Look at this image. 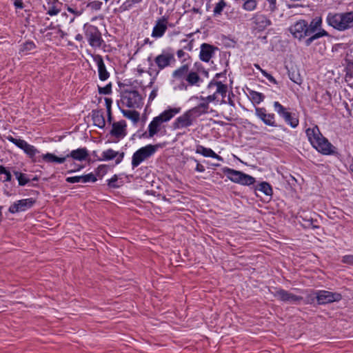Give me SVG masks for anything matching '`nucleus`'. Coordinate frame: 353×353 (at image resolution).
<instances>
[{
	"instance_id": "obj_7",
	"label": "nucleus",
	"mask_w": 353,
	"mask_h": 353,
	"mask_svg": "<svg viewBox=\"0 0 353 353\" xmlns=\"http://www.w3.org/2000/svg\"><path fill=\"white\" fill-rule=\"evenodd\" d=\"M222 172L227 176L228 179L235 183L250 185L256 182V179L253 176L228 167L223 168Z\"/></svg>"
},
{
	"instance_id": "obj_50",
	"label": "nucleus",
	"mask_w": 353,
	"mask_h": 353,
	"mask_svg": "<svg viewBox=\"0 0 353 353\" xmlns=\"http://www.w3.org/2000/svg\"><path fill=\"white\" fill-rule=\"evenodd\" d=\"M68 12L70 14L68 20L72 22L74 20L75 16H79L81 14V11L76 10L72 8H68Z\"/></svg>"
},
{
	"instance_id": "obj_56",
	"label": "nucleus",
	"mask_w": 353,
	"mask_h": 353,
	"mask_svg": "<svg viewBox=\"0 0 353 353\" xmlns=\"http://www.w3.org/2000/svg\"><path fill=\"white\" fill-rule=\"evenodd\" d=\"M234 97V94H233L232 91H231L230 92H229L228 95V99L226 100V103H228L230 105L233 107L235 105L234 101L232 99Z\"/></svg>"
},
{
	"instance_id": "obj_5",
	"label": "nucleus",
	"mask_w": 353,
	"mask_h": 353,
	"mask_svg": "<svg viewBox=\"0 0 353 353\" xmlns=\"http://www.w3.org/2000/svg\"><path fill=\"white\" fill-rule=\"evenodd\" d=\"M42 159L46 163H63L67 158L71 157L74 160L82 161H85L89 157L88 151L86 148H80L77 150H72L69 154L63 157H57L52 153L48 152L42 154Z\"/></svg>"
},
{
	"instance_id": "obj_28",
	"label": "nucleus",
	"mask_w": 353,
	"mask_h": 353,
	"mask_svg": "<svg viewBox=\"0 0 353 353\" xmlns=\"http://www.w3.org/2000/svg\"><path fill=\"white\" fill-rule=\"evenodd\" d=\"M92 119L95 126L103 129L105 126V120L102 110H93Z\"/></svg>"
},
{
	"instance_id": "obj_9",
	"label": "nucleus",
	"mask_w": 353,
	"mask_h": 353,
	"mask_svg": "<svg viewBox=\"0 0 353 353\" xmlns=\"http://www.w3.org/2000/svg\"><path fill=\"white\" fill-rule=\"evenodd\" d=\"M83 30L85 37L92 47L99 48L101 46L103 40L97 27L89 23H84Z\"/></svg>"
},
{
	"instance_id": "obj_49",
	"label": "nucleus",
	"mask_w": 353,
	"mask_h": 353,
	"mask_svg": "<svg viewBox=\"0 0 353 353\" xmlns=\"http://www.w3.org/2000/svg\"><path fill=\"white\" fill-rule=\"evenodd\" d=\"M260 72H261V74L268 79V80L274 84V85H277L278 84V81L276 80V79L270 74H269L268 72H266V70H263V69H260Z\"/></svg>"
},
{
	"instance_id": "obj_54",
	"label": "nucleus",
	"mask_w": 353,
	"mask_h": 353,
	"mask_svg": "<svg viewBox=\"0 0 353 353\" xmlns=\"http://www.w3.org/2000/svg\"><path fill=\"white\" fill-rule=\"evenodd\" d=\"M102 3L99 0H94L90 3L89 6L96 10L100 9Z\"/></svg>"
},
{
	"instance_id": "obj_46",
	"label": "nucleus",
	"mask_w": 353,
	"mask_h": 353,
	"mask_svg": "<svg viewBox=\"0 0 353 353\" xmlns=\"http://www.w3.org/2000/svg\"><path fill=\"white\" fill-rule=\"evenodd\" d=\"M329 25L332 26L334 28L339 30V31H343L345 30H347L353 26H351L350 23H328Z\"/></svg>"
},
{
	"instance_id": "obj_8",
	"label": "nucleus",
	"mask_w": 353,
	"mask_h": 353,
	"mask_svg": "<svg viewBox=\"0 0 353 353\" xmlns=\"http://www.w3.org/2000/svg\"><path fill=\"white\" fill-rule=\"evenodd\" d=\"M121 100L128 108H140L143 98L137 90H124L121 92Z\"/></svg>"
},
{
	"instance_id": "obj_22",
	"label": "nucleus",
	"mask_w": 353,
	"mask_h": 353,
	"mask_svg": "<svg viewBox=\"0 0 353 353\" xmlns=\"http://www.w3.org/2000/svg\"><path fill=\"white\" fill-rule=\"evenodd\" d=\"M214 86H216V93L220 94L222 97L221 103H226V100L225 98L226 97L228 92V85L226 84H223L221 81L212 79L208 83L207 88L210 90Z\"/></svg>"
},
{
	"instance_id": "obj_19",
	"label": "nucleus",
	"mask_w": 353,
	"mask_h": 353,
	"mask_svg": "<svg viewBox=\"0 0 353 353\" xmlns=\"http://www.w3.org/2000/svg\"><path fill=\"white\" fill-rule=\"evenodd\" d=\"M193 119L186 111L182 115L176 119L172 124V127L174 129L188 128L191 126L193 124Z\"/></svg>"
},
{
	"instance_id": "obj_12",
	"label": "nucleus",
	"mask_w": 353,
	"mask_h": 353,
	"mask_svg": "<svg viewBox=\"0 0 353 353\" xmlns=\"http://www.w3.org/2000/svg\"><path fill=\"white\" fill-rule=\"evenodd\" d=\"M317 303L318 305H325L333 302L340 301L343 296L338 292H332L326 290H317Z\"/></svg>"
},
{
	"instance_id": "obj_32",
	"label": "nucleus",
	"mask_w": 353,
	"mask_h": 353,
	"mask_svg": "<svg viewBox=\"0 0 353 353\" xmlns=\"http://www.w3.org/2000/svg\"><path fill=\"white\" fill-rule=\"evenodd\" d=\"M255 190L262 192L266 196H272L273 194L272 188L270 184L266 181L260 183L256 188Z\"/></svg>"
},
{
	"instance_id": "obj_61",
	"label": "nucleus",
	"mask_w": 353,
	"mask_h": 353,
	"mask_svg": "<svg viewBox=\"0 0 353 353\" xmlns=\"http://www.w3.org/2000/svg\"><path fill=\"white\" fill-rule=\"evenodd\" d=\"M183 48L188 51H191L193 48V40L190 41L186 46H184Z\"/></svg>"
},
{
	"instance_id": "obj_44",
	"label": "nucleus",
	"mask_w": 353,
	"mask_h": 353,
	"mask_svg": "<svg viewBox=\"0 0 353 353\" xmlns=\"http://www.w3.org/2000/svg\"><path fill=\"white\" fill-rule=\"evenodd\" d=\"M108 172L107 165H100L95 170V174H94L96 177L99 176L100 178L103 177Z\"/></svg>"
},
{
	"instance_id": "obj_62",
	"label": "nucleus",
	"mask_w": 353,
	"mask_h": 353,
	"mask_svg": "<svg viewBox=\"0 0 353 353\" xmlns=\"http://www.w3.org/2000/svg\"><path fill=\"white\" fill-rule=\"evenodd\" d=\"M107 121L108 123H109L110 124L112 123V110H110V111H107Z\"/></svg>"
},
{
	"instance_id": "obj_59",
	"label": "nucleus",
	"mask_w": 353,
	"mask_h": 353,
	"mask_svg": "<svg viewBox=\"0 0 353 353\" xmlns=\"http://www.w3.org/2000/svg\"><path fill=\"white\" fill-rule=\"evenodd\" d=\"M14 5L16 8L22 9L23 8V3L21 0H14Z\"/></svg>"
},
{
	"instance_id": "obj_16",
	"label": "nucleus",
	"mask_w": 353,
	"mask_h": 353,
	"mask_svg": "<svg viewBox=\"0 0 353 353\" xmlns=\"http://www.w3.org/2000/svg\"><path fill=\"white\" fill-rule=\"evenodd\" d=\"M124 152H116L110 148L103 151L101 154V158H98V161H111L115 159V163L119 164L123 159Z\"/></svg>"
},
{
	"instance_id": "obj_48",
	"label": "nucleus",
	"mask_w": 353,
	"mask_h": 353,
	"mask_svg": "<svg viewBox=\"0 0 353 353\" xmlns=\"http://www.w3.org/2000/svg\"><path fill=\"white\" fill-rule=\"evenodd\" d=\"M99 93L101 94H110L112 93V83H110L104 87L98 86Z\"/></svg>"
},
{
	"instance_id": "obj_40",
	"label": "nucleus",
	"mask_w": 353,
	"mask_h": 353,
	"mask_svg": "<svg viewBox=\"0 0 353 353\" xmlns=\"http://www.w3.org/2000/svg\"><path fill=\"white\" fill-rule=\"evenodd\" d=\"M241 3H243V8L247 11H253L257 6V1L256 0H245Z\"/></svg>"
},
{
	"instance_id": "obj_53",
	"label": "nucleus",
	"mask_w": 353,
	"mask_h": 353,
	"mask_svg": "<svg viewBox=\"0 0 353 353\" xmlns=\"http://www.w3.org/2000/svg\"><path fill=\"white\" fill-rule=\"evenodd\" d=\"M199 99L203 101V102H202L201 103H208V105H209V103L210 102H212L214 101V97H212L211 94L210 95H208V97H202L201 96L199 97Z\"/></svg>"
},
{
	"instance_id": "obj_47",
	"label": "nucleus",
	"mask_w": 353,
	"mask_h": 353,
	"mask_svg": "<svg viewBox=\"0 0 353 353\" xmlns=\"http://www.w3.org/2000/svg\"><path fill=\"white\" fill-rule=\"evenodd\" d=\"M255 25L252 28V33L256 35L258 33L263 32L266 28V25L264 23H254Z\"/></svg>"
},
{
	"instance_id": "obj_30",
	"label": "nucleus",
	"mask_w": 353,
	"mask_h": 353,
	"mask_svg": "<svg viewBox=\"0 0 353 353\" xmlns=\"http://www.w3.org/2000/svg\"><path fill=\"white\" fill-rule=\"evenodd\" d=\"M185 81L190 86H199L200 83L203 81L198 73L194 71H190L188 72L185 78Z\"/></svg>"
},
{
	"instance_id": "obj_20",
	"label": "nucleus",
	"mask_w": 353,
	"mask_h": 353,
	"mask_svg": "<svg viewBox=\"0 0 353 353\" xmlns=\"http://www.w3.org/2000/svg\"><path fill=\"white\" fill-rule=\"evenodd\" d=\"M327 22H353V12L330 13L327 17Z\"/></svg>"
},
{
	"instance_id": "obj_63",
	"label": "nucleus",
	"mask_w": 353,
	"mask_h": 353,
	"mask_svg": "<svg viewBox=\"0 0 353 353\" xmlns=\"http://www.w3.org/2000/svg\"><path fill=\"white\" fill-rule=\"evenodd\" d=\"M176 54L179 58H181L185 55V52H183V50L182 49H181L176 52Z\"/></svg>"
},
{
	"instance_id": "obj_33",
	"label": "nucleus",
	"mask_w": 353,
	"mask_h": 353,
	"mask_svg": "<svg viewBox=\"0 0 353 353\" xmlns=\"http://www.w3.org/2000/svg\"><path fill=\"white\" fill-rule=\"evenodd\" d=\"M119 108L121 110L123 116L132 120L134 123H137L139 121L140 114L139 112L136 110H125L121 109L120 107Z\"/></svg>"
},
{
	"instance_id": "obj_55",
	"label": "nucleus",
	"mask_w": 353,
	"mask_h": 353,
	"mask_svg": "<svg viewBox=\"0 0 353 353\" xmlns=\"http://www.w3.org/2000/svg\"><path fill=\"white\" fill-rule=\"evenodd\" d=\"M141 0H131V1H126L123 3V7L124 9H128L132 6V3H139Z\"/></svg>"
},
{
	"instance_id": "obj_42",
	"label": "nucleus",
	"mask_w": 353,
	"mask_h": 353,
	"mask_svg": "<svg viewBox=\"0 0 353 353\" xmlns=\"http://www.w3.org/2000/svg\"><path fill=\"white\" fill-rule=\"evenodd\" d=\"M227 6V3L225 0H220L214 6V14H220L223 11V8Z\"/></svg>"
},
{
	"instance_id": "obj_25",
	"label": "nucleus",
	"mask_w": 353,
	"mask_h": 353,
	"mask_svg": "<svg viewBox=\"0 0 353 353\" xmlns=\"http://www.w3.org/2000/svg\"><path fill=\"white\" fill-rule=\"evenodd\" d=\"M62 7V3L58 0H50L46 5H44L47 13L51 16L57 14L61 10Z\"/></svg>"
},
{
	"instance_id": "obj_6",
	"label": "nucleus",
	"mask_w": 353,
	"mask_h": 353,
	"mask_svg": "<svg viewBox=\"0 0 353 353\" xmlns=\"http://www.w3.org/2000/svg\"><path fill=\"white\" fill-rule=\"evenodd\" d=\"M165 143L149 144L139 148L132 155V167L133 169L139 166L144 160L152 156L159 148H162Z\"/></svg>"
},
{
	"instance_id": "obj_39",
	"label": "nucleus",
	"mask_w": 353,
	"mask_h": 353,
	"mask_svg": "<svg viewBox=\"0 0 353 353\" xmlns=\"http://www.w3.org/2000/svg\"><path fill=\"white\" fill-rule=\"evenodd\" d=\"M288 76L290 79L294 83L298 85H301L302 83V77L298 72H296L295 70L289 71Z\"/></svg>"
},
{
	"instance_id": "obj_58",
	"label": "nucleus",
	"mask_w": 353,
	"mask_h": 353,
	"mask_svg": "<svg viewBox=\"0 0 353 353\" xmlns=\"http://www.w3.org/2000/svg\"><path fill=\"white\" fill-rule=\"evenodd\" d=\"M267 1L269 3V8L271 11H274L276 9V0H267Z\"/></svg>"
},
{
	"instance_id": "obj_15",
	"label": "nucleus",
	"mask_w": 353,
	"mask_h": 353,
	"mask_svg": "<svg viewBox=\"0 0 353 353\" xmlns=\"http://www.w3.org/2000/svg\"><path fill=\"white\" fill-rule=\"evenodd\" d=\"M126 123L125 121L121 120L114 122L112 124V129L110 134L118 139H123L126 135Z\"/></svg>"
},
{
	"instance_id": "obj_1",
	"label": "nucleus",
	"mask_w": 353,
	"mask_h": 353,
	"mask_svg": "<svg viewBox=\"0 0 353 353\" xmlns=\"http://www.w3.org/2000/svg\"><path fill=\"white\" fill-rule=\"evenodd\" d=\"M305 132L311 145L322 154L336 157L341 155L336 148L323 136L317 125L307 128Z\"/></svg>"
},
{
	"instance_id": "obj_14",
	"label": "nucleus",
	"mask_w": 353,
	"mask_h": 353,
	"mask_svg": "<svg viewBox=\"0 0 353 353\" xmlns=\"http://www.w3.org/2000/svg\"><path fill=\"white\" fill-rule=\"evenodd\" d=\"M36 201L33 198H28L19 200L11 205L8 209L9 212L15 214L19 212H23L31 208Z\"/></svg>"
},
{
	"instance_id": "obj_37",
	"label": "nucleus",
	"mask_w": 353,
	"mask_h": 353,
	"mask_svg": "<svg viewBox=\"0 0 353 353\" xmlns=\"http://www.w3.org/2000/svg\"><path fill=\"white\" fill-rule=\"evenodd\" d=\"M6 139L10 142L14 144L19 148L21 149L22 150L28 144V143L25 140L14 138L11 135L6 136Z\"/></svg>"
},
{
	"instance_id": "obj_51",
	"label": "nucleus",
	"mask_w": 353,
	"mask_h": 353,
	"mask_svg": "<svg viewBox=\"0 0 353 353\" xmlns=\"http://www.w3.org/2000/svg\"><path fill=\"white\" fill-rule=\"evenodd\" d=\"M190 160L193 161L194 163H196L195 170L198 172H203L205 171V168L203 165H201L197 159H196L194 157H190Z\"/></svg>"
},
{
	"instance_id": "obj_10",
	"label": "nucleus",
	"mask_w": 353,
	"mask_h": 353,
	"mask_svg": "<svg viewBox=\"0 0 353 353\" xmlns=\"http://www.w3.org/2000/svg\"><path fill=\"white\" fill-rule=\"evenodd\" d=\"M273 105L277 114L292 128L299 125V120L295 113L289 112L288 108H285L279 101H274Z\"/></svg>"
},
{
	"instance_id": "obj_26",
	"label": "nucleus",
	"mask_w": 353,
	"mask_h": 353,
	"mask_svg": "<svg viewBox=\"0 0 353 353\" xmlns=\"http://www.w3.org/2000/svg\"><path fill=\"white\" fill-rule=\"evenodd\" d=\"M23 150L27 156L31 159L33 163H41V161H44L42 159V155L37 157V154H39V151L34 145L28 143Z\"/></svg>"
},
{
	"instance_id": "obj_17",
	"label": "nucleus",
	"mask_w": 353,
	"mask_h": 353,
	"mask_svg": "<svg viewBox=\"0 0 353 353\" xmlns=\"http://www.w3.org/2000/svg\"><path fill=\"white\" fill-rule=\"evenodd\" d=\"M41 32L42 33L47 32L46 37H48L50 40L63 38L64 36L67 34L59 28V26H53L52 23H50V26H47L44 30L41 29Z\"/></svg>"
},
{
	"instance_id": "obj_38",
	"label": "nucleus",
	"mask_w": 353,
	"mask_h": 353,
	"mask_svg": "<svg viewBox=\"0 0 353 353\" xmlns=\"http://www.w3.org/2000/svg\"><path fill=\"white\" fill-rule=\"evenodd\" d=\"M1 174L5 175L3 179H1V181H2V182L5 183V182H10L12 181V177L11 172L10 170V168H7L3 165H0V175Z\"/></svg>"
},
{
	"instance_id": "obj_34",
	"label": "nucleus",
	"mask_w": 353,
	"mask_h": 353,
	"mask_svg": "<svg viewBox=\"0 0 353 353\" xmlns=\"http://www.w3.org/2000/svg\"><path fill=\"white\" fill-rule=\"evenodd\" d=\"M19 182V185L24 186L30 182V179L26 174L22 173L17 170H12Z\"/></svg>"
},
{
	"instance_id": "obj_23",
	"label": "nucleus",
	"mask_w": 353,
	"mask_h": 353,
	"mask_svg": "<svg viewBox=\"0 0 353 353\" xmlns=\"http://www.w3.org/2000/svg\"><path fill=\"white\" fill-rule=\"evenodd\" d=\"M208 109L209 105H208V103H200L196 106L187 110V112L194 121L196 118L199 117L202 114L208 113Z\"/></svg>"
},
{
	"instance_id": "obj_2",
	"label": "nucleus",
	"mask_w": 353,
	"mask_h": 353,
	"mask_svg": "<svg viewBox=\"0 0 353 353\" xmlns=\"http://www.w3.org/2000/svg\"><path fill=\"white\" fill-rule=\"evenodd\" d=\"M307 24L294 23L290 28V32L295 38L299 40L305 37H310L305 40V45L307 46H310L315 39L327 35V32L324 30L315 32L317 28L320 27L322 23H310V26H307Z\"/></svg>"
},
{
	"instance_id": "obj_45",
	"label": "nucleus",
	"mask_w": 353,
	"mask_h": 353,
	"mask_svg": "<svg viewBox=\"0 0 353 353\" xmlns=\"http://www.w3.org/2000/svg\"><path fill=\"white\" fill-rule=\"evenodd\" d=\"M316 296H317V290H313L312 293L308 294L305 297L304 300L305 303L313 304L316 300L317 301V298H316Z\"/></svg>"
},
{
	"instance_id": "obj_36",
	"label": "nucleus",
	"mask_w": 353,
	"mask_h": 353,
	"mask_svg": "<svg viewBox=\"0 0 353 353\" xmlns=\"http://www.w3.org/2000/svg\"><path fill=\"white\" fill-rule=\"evenodd\" d=\"M249 97L252 99V102L256 104H259L265 99L263 94L254 90L249 91Z\"/></svg>"
},
{
	"instance_id": "obj_13",
	"label": "nucleus",
	"mask_w": 353,
	"mask_h": 353,
	"mask_svg": "<svg viewBox=\"0 0 353 353\" xmlns=\"http://www.w3.org/2000/svg\"><path fill=\"white\" fill-rule=\"evenodd\" d=\"M254 110L255 115L261 120L265 125L274 128L281 126L276 123L274 114L268 113L265 108L256 107Z\"/></svg>"
},
{
	"instance_id": "obj_27",
	"label": "nucleus",
	"mask_w": 353,
	"mask_h": 353,
	"mask_svg": "<svg viewBox=\"0 0 353 353\" xmlns=\"http://www.w3.org/2000/svg\"><path fill=\"white\" fill-rule=\"evenodd\" d=\"M196 153L200 154L205 157H211L220 161H223V158L216 154L211 148H205L201 145H197Z\"/></svg>"
},
{
	"instance_id": "obj_24",
	"label": "nucleus",
	"mask_w": 353,
	"mask_h": 353,
	"mask_svg": "<svg viewBox=\"0 0 353 353\" xmlns=\"http://www.w3.org/2000/svg\"><path fill=\"white\" fill-rule=\"evenodd\" d=\"M97 180L96 176L93 173H89L82 176H69L65 179V181L70 183H88V182H96Z\"/></svg>"
},
{
	"instance_id": "obj_35",
	"label": "nucleus",
	"mask_w": 353,
	"mask_h": 353,
	"mask_svg": "<svg viewBox=\"0 0 353 353\" xmlns=\"http://www.w3.org/2000/svg\"><path fill=\"white\" fill-rule=\"evenodd\" d=\"M299 220L300 223L304 228H312V229H318L320 228L318 225H312V218L311 216L307 217V216L303 217V216H300Z\"/></svg>"
},
{
	"instance_id": "obj_57",
	"label": "nucleus",
	"mask_w": 353,
	"mask_h": 353,
	"mask_svg": "<svg viewBox=\"0 0 353 353\" xmlns=\"http://www.w3.org/2000/svg\"><path fill=\"white\" fill-rule=\"evenodd\" d=\"M105 106H106L107 111L112 110H111V106H112V99H110V98H105Z\"/></svg>"
},
{
	"instance_id": "obj_41",
	"label": "nucleus",
	"mask_w": 353,
	"mask_h": 353,
	"mask_svg": "<svg viewBox=\"0 0 353 353\" xmlns=\"http://www.w3.org/2000/svg\"><path fill=\"white\" fill-rule=\"evenodd\" d=\"M118 179V176L117 174H114L111 179L107 181L108 185L111 188H119L122 185V181H121V184H119L117 183Z\"/></svg>"
},
{
	"instance_id": "obj_64",
	"label": "nucleus",
	"mask_w": 353,
	"mask_h": 353,
	"mask_svg": "<svg viewBox=\"0 0 353 353\" xmlns=\"http://www.w3.org/2000/svg\"><path fill=\"white\" fill-rule=\"evenodd\" d=\"M195 66L197 68V70L199 72H202L203 71V66L200 63H195Z\"/></svg>"
},
{
	"instance_id": "obj_18",
	"label": "nucleus",
	"mask_w": 353,
	"mask_h": 353,
	"mask_svg": "<svg viewBox=\"0 0 353 353\" xmlns=\"http://www.w3.org/2000/svg\"><path fill=\"white\" fill-rule=\"evenodd\" d=\"M217 50V47L206 43H202L201 46V51L199 54L200 59L203 62H209L210 59L212 57L215 50Z\"/></svg>"
},
{
	"instance_id": "obj_21",
	"label": "nucleus",
	"mask_w": 353,
	"mask_h": 353,
	"mask_svg": "<svg viewBox=\"0 0 353 353\" xmlns=\"http://www.w3.org/2000/svg\"><path fill=\"white\" fill-rule=\"evenodd\" d=\"M93 60L98 66L99 78L101 81H105L110 77V73L107 71L103 57L100 54L93 56Z\"/></svg>"
},
{
	"instance_id": "obj_4",
	"label": "nucleus",
	"mask_w": 353,
	"mask_h": 353,
	"mask_svg": "<svg viewBox=\"0 0 353 353\" xmlns=\"http://www.w3.org/2000/svg\"><path fill=\"white\" fill-rule=\"evenodd\" d=\"M181 110L179 108H169L164 110L159 116L153 118L152 121L148 125V132H145L140 137L143 138H152L161 130V125L163 123L169 121L172 119L175 114L179 113Z\"/></svg>"
},
{
	"instance_id": "obj_3",
	"label": "nucleus",
	"mask_w": 353,
	"mask_h": 353,
	"mask_svg": "<svg viewBox=\"0 0 353 353\" xmlns=\"http://www.w3.org/2000/svg\"><path fill=\"white\" fill-rule=\"evenodd\" d=\"M147 61L149 63V68L147 72L150 77H152L150 82V84H152L153 81L155 80L160 71L170 66L176 60L173 52L163 50L161 54L154 58V61H152L151 56L148 57Z\"/></svg>"
},
{
	"instance_id": "obj_52",
	"label": "nucleus",
	"mask_w": 353,
	"mask_h": 353,
	"mask_svg": "<svg viewBox=\"0 0 353 353\" xmlns=\"http://www.w3.org/2000/svg\"><path fill=\"white\" fill-rule=\"evenodd\" d=\"M341 261L343 263L353 265V255L348 254V255L343 256Z\"/></svg>"
},
{
	"instance_id": "obj_11",
	"label": "nucleus",
	"mask_w": 353,
	"mask_h": 353,
	"mask_svg": "<svg viewBox=\"0 0 353 353\" xmlns=\"http://www.w3.org/2000/svg\"><path fill=\"white\" fill-rule=\"evenodd\" d=\"M272 294L278 300L285 303L299 304L303 300V297L294 294L282 288H276Z\"/></svg>"
},
{
	"instance_id": "obj_43",
	"label": "nucleus",
	"mask_w": 353,
	"mask_h": 353,
	"mask_svg": "<svg viewBox=\"0 0 353 353\" xmlns=\"http://www.w3.org/2000/svg\"><path fill=\"white\" fill-rule=\"evenodd\" d=\"M36 46L33 41H26L23 43L20 49V52H29L34 50Z\"/></svg>"
},
{
	"instance_id": "obj_31",
	"label": "nucleus",
	"mask_w": 353,
	"mask_h": 353,
	"mask_svg": "<svg viewBox=\"0 0 353 353\" xmlns=\"http://www.w3.org/2000/svg\"><path fill=\"white\" fill-rule=\"evenodd\" d=\"M168 23H156L153 28L152 37L154 38L161 37L168 28Z\"/></svg>"
},
{
	"instance_id": "obj_60",
	"label": "nucleus",
	"mask_w": 353,
	"mask_h": 353,
	"mask_svg": "<svg viewBox=\"0 0 353 353\" xmlns=\"http://www.w3.org/2000/svg\"><path fill=\"white\" fill-rule=\"evenodd\" d=\"M157 95V90L154 89L152 90L149 95V101H152Z\"/></svg>"
},
{
	"instance_id": "obj_29",
	"label": "nucleus",
	"mask_w": 353,
	"mask_h": 353,
	"mask_svg": "<svg viewBox=\"0 0 353 353\" xmlns=\"http://www.w3.org/2000/svg\"><path fill=\"white\" fill-rule=\"evenodd\" d=\"M189 72V65L188 63L182 65L172 72V77L177 80H185Z\"/></svg>"
}]
</instances>
